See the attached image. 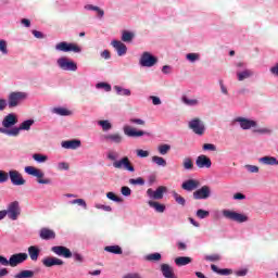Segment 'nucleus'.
I'll return each instance as SVG.
<instances>
[{"mask_svg":"<svg viewBox=\"0 0 278 278\" xmlns=\"http://www.w3.org/2000/svg\"><path fill=\"white\" fill-rule=\"evenodd\" d=\"M29 255L27 253H16L12 254L10 258L0 255V264L1 266H11V268H16V266H21V264L27 262Z\"/></svg>","mask_w":278,"mask_h":278,"instance_id":"1","label":"nucleus"},{"mask_svg":"<svg viewBox=\"0 0 278 278\" xmlns=\"http://www.w3.org/2000/svg\"><path fill=\"white\" fill-rule=\"evenodd\" d=\"M16 123H18V117L14 113H9L2 119V127H0V134L4 136H9V138H14V135H11V131L16 127Z\"/></svg>","mask_w":278,"mask_h":278,"instance_id":"2","label":"nucleus"},{"mask_svg":"<svg viewBox=\"0 0 278 278\" xmlns=\"http://www.w3.org/2000/svg\"><path fill=\"white\" fill-rule=\"evenodd\" d=\"M29 94L25 91H12L8 94L7 105L10 110L23 105V102L27 101Z\"/></svg>","mask_w":278,"mask_h":278,"instance_id":"3","label":"nucleus"},{"mask_svg":"<svg viewBox=\"0 0 278 278\" xmlns=\"http://www.w3.org/2000/svg\"><path fill=\"white\" fill-rule=\"evenodd\" d=\"M55 51L61 53H81V46L75 42L60 41L54 46Z\"/></svg>","mask_w":278,"mask_h":278,"instance_id":"4","label":"nucleus"},{"mask_svg":"<svg viewBox=\"0 0 278 278\" xmlns=\"http://www.w3.org/2000/svg\"><path fill=\"white\" fill-rule=\"evenodd\" d=\"M56 66L61 71H67L70 73H75L77 72V62L73 61L68 56H60L56 60Z\"/></svg>","mask_w":278,"mask_h":278,"instance_id":"5","label":"nucleus"},{"mask_svg":"<svg viewBox=\"0 0 278 278\" xmlns=\"http://www.w3.org/2000/svg\"><path fill=\"white\" fill-rule=\"evenodd\" d=\"M24 172L26 173V175H30L31 177H36L37 178V184H41V185H46V186L51 184V179L45 178V172H42V169H38L34 166H26L24 168Z\"/></svg>","mask_w":278,"mask_h":278,"instance_id":"6","label":"nucleus"},{"mask_svg":"<svg viewBox=\"0 0 278 278\" xmlns=\"http://www.w3.org/2000/svg\"><path fill=\"white\" fill-rule=\"evenodd\" d=\"M222 214L226 220H232L233 223H247L249 220V216L245 214L238 213L229 208L223 210Z\"/></svg>","mask_w":278,"mask_h":278,"instance_id":"7","label":"nucleus"},{"mask_svg":"<svg viewBox=\"0 0 278 278\" xmlns=\"http://www.w3.org/2000/svg\"><path fill=\"white\" fill-rule=\"evenodd\" d=\"M139 64L144 68H151L157 64V58L151 52H143L139 59Z\"/></svg>","mask_w":278,"mask_h":278,"instance_id":"8","label":"nucleus"},{"mask_svg":"<svg viewBox=\"0 0 278 278\" xmlns=\"http://www.w3.org/2000/svg\"><path fill=\"white\" fill-rule=\"evenodd\" d=\"M4 211L10 220H18V217L21 216V205L18 204V201L11 202Z\"/></svg>","mask_w":278,"mask_h":278,"instance_id":"9","label":"nucleus"},{"mask_svg":"<svg viewBox=\"0 0 278 278\" xmlns=\"http://www.w3.org/2000/svg\"><path fill=\"white\" fill-rule=\"evenodd\" d=\"M113 166L117 169L124 168V170H128V173H136V168L131 164V161H129V157L124 156L121 160H117L113 162Z\"/></svg>","mask_w":278,"mask_h":278,"instance_id":"10","label":"nucleus"},{"mask_svg":"<svg viewBox=\"0 0 278 278\" xmlns=\"http://www.w3.org/2000/svg\"><path fill=\"white\" fill-rule=\"evenodd\" d=\"M34 123H36L34 119H26L22 122L18 127H13V130H11V135L13 136V138H16L21 136V131H29Z\"/></svg>","mask_w":278,"mask_h":278,"instance_id":"11","label":"nucleus"},{"mask_svg":"<svg viewBox=\"0 0 278 278\" xmlns=\"http://www.w3.org/2000/svg\"><path fill=\"white\" fill-rule=\"evenodd\" d=\"M237 66L238 68H242L237 71L238 81H244V79H251V77H253V71L247 68V65L244 63H238Z\"/></svg>","mask_w":278,"mask_h":278,"instance_id":"12","label":"nucleus"},{"mask_svg":"<svg viewBox=\"0 0 278 278\" xmlns=\"http://www.w3.org/2000/svg\"><path fill=\"white\" fill-rule=\"evenodd\" d=\"M233 123H237L243 130L255 129L257 127V122L242 116L236 117Z\"/></svg>","mask_w":278,"mask_h":278,"instance_id":"13","label":"nucleus"},{"mask_svg":"<svg viewBox=\"0 0 278 278\" xmlns=\"http://www.w3.org/2000/svg\"><path fill=\"white\" fill-rule=\"evenodd\" d=\"M9 179L13 186H25L26 180L23 178V174L16 169H11L8 173Z\"/></svg>","mask_w":278,"mask_h":278,"instance_id":"14","label":"nucleus"},{"mask_svg":"<svg viewBox=\"0 0 278 278\" xmlns=\"http://www.w3.org/2000/svg\"><path fill=\"white\" fill-rule=\"evenodd\" d=\"M189 129H192L197 136H203L205 134V124L201 119L194 118L189 122Z\"/></svg>","mask_w":278,"mask_h":278,"instance_id":"15","label":"nucleus"},{"mask_svg":"<svg viewBox=\"0 0 278 278\" xmlns=\"http://www.w3.org/2000/svg\"><path fill=\"white\" fill-rule=\"evenodd\" d=\"M211 195L212 189L208 186H202L200 189L193 192V199H195V201L210 199Z\"/></svg>","mask_w":278,"mask_h":278,"instance_id":"16","label":"nucleus"},{"mask_svg":"<svg viewBox=\"0 0 278 278\" xmlns=\"http://www.w3.org/2000/svg\"><path fill=\"white\" fill-rule=\"evenodd\" d=\"M51 251L55 255H59V257H65V260H71V257H73V252H71V249L64 245H54L51 248Z\"/></svg>","mask_w":278,"mask_h":278,"instance_id":"17","label":"nucleus"},{"mask_svg":"<svg viewBox=\"0 0 278 278\" xmlns=\"http://www.w3.org/2000/svg\"><path fill=\"white\" fill-rule=\"evenodd\" d=\"M164 192H166V187L164 186L159 187L156 190L150 188L147 190V197L153 201H160L164 199Z\"/></svg>","mask_w":278,"mask_h":278,"instance_id":"18","label":"nucleus"},{"mask_svg":"<svg viewBox=\"0 0 278 278\" xmlns=\"http://www.w3.org/2000/svg\"><path fill=\"white\" fill-rule=\"evenodd\" d=\"M123 131L128 138H140L142 136H149V132L143 130H136L128 125L123 127Z\"/></svg>","mask_w":278,"mask_h":278,"instance_id":"19","label":"nucleus"},{"mask_svg":"<svg viewBox=\"0 0 278 278\" xmlns=\"http://www.w3.org/2000/svg\"><path fill=\"white\" fill-rule=\"evenodd\" d=\"M103 140H105V142H110L111 144H123V140H125V138L123 135H121V132H113L104 135Z\"/></svg>","mask_w":278,"mask_h":278,"instance_id":"20","label":"nucleus"},{"mask_svg":"<svg viewBox=\"0 0 278 278\" xmlns=\"http://www.w3.org/2000/svg\"><path fill=\"white\" fill-rule=\"evenodd\" d=\"M41 262L46 268H51L53 266H64V261L55 256H47Z\"/></svg>","mask_w":278,"mask_h":278,"instance_id":"21","label":"nucleus"},{"mask_svg":"<svg viewBox=\"0 0 278 278\" xmlns=\"http://www.w3.org/2000/svg\"><path fill=\"white\" fill-rule=\"evenodd\" d=\"M195 166L199 168H212V160L205 154H201L195 159Z\"/></svg>","mask_w":278,"mask_h":278,"instance_id":"22","label":"nucleus"},{"mask_svg":"<svg viewBox=\"0 0 278 278\" xmlns=\"http://www.w3.org/2000/svg\"><path fill=\"white\" fill-rule=\"evenodd\" d=\"M201 186V182L197 179H188L185 180L181 185L182 190H186L187 192H192L193 190H197Z\"/></svg>","mask_w":278,"mask_h":278,"instance_id":"23","label":"nucleus"},{"mask_svg":"<svg viewBox=\"0 0 278 278\" xmlns=\"http://www.w3.org/2000/svg\"><path fill=\"white\" fill-rule=\"evenodd\" d=\"M112 47L117 51V55L119 58H123V55L127 54V46L123 43V41L119 40H113L111 42Z\"/></svg>","mask_w":278,"mask_h":278,"instance_id":"24","label":"nucleus"},{"mask_svg":"<svg viewBox=\"0 0 278 278\" xmlns=\"http://www.w3.org/2000/svg\"><path fill=\"white\" fill-rule=\"evenodd\" d=\"M61 147L63 149H71L72 151H75L81 147V141L79 139L65 140L62 141Z\"/></svg>","mask_w":278,"mask_h":278,"instance_id":"25","label":"nucleus"},{"mask_svg":"<svg viewBox=\"0 0 278 278\" xmlns=\"http://www.w3.org/2000/svg\"><path fill=\"white\" fill-rule=\"evenodd\" d=\"M258 164L263 166H278V160L275 156H262L258 159Z\"/></svg>","mask_w":278,"mask_h":278,"instance_id":"26","label":"nucleus"},{"mask_svg":"<svg viewBox=\"0 0 278 278\" xmlns=\"http://www.w3.org/2000/svg\"><path fill=\"white\" fill-rule=\"evenodd\" d=\"M39 238H41V240H55V231L49 228H41Z\"/></svg>","mask_w":278,"mask_h":278,"instance_id":"27","label":"nucleus"},{"mask_svg":"<svg viewBox=\"0 0 278 278\" xmlns=\"http://www.w3.org/2000/svg\"><path fill=\"white\" fill-rule=\"evenodd\" d=\"M51 113L56 114V116H73V111L64 106L52 108Z\"/></svg>","mask_w":278,"mask_h":278,"instance_id":"28","label":"nucleus"},{"mask_svg":"<svg viewBox=\"0 0 278 278\" xmlns=\"http://www.w3.org/2000/svg\"><path fill=\"white\" fill-rule=\"evenodd\" d=\"M148 205L150 207H152L159 214H164V212H166V205H164L157 201L150 200V201H148Z\"/></svg>","mask_w":278,"mask_h":278,"instance_id":"29","label":"nucleus"},{"mask_svg":"<svg viewBox=\"0 0 278 278\" xmlns=\"http://www.w3.org/2000/svg\"><path fill=\"white\" fill-rule=\"evenodd\" d=\"M28 255L31 262H38V257H40V248L37 245H30L28 248Z\"/></svg>","mask_w":278,"mask_h":278,"instance_id":"30","label":"nucleus"},{"mask_svg":"<svg viewBox=\"0 0 278 278\" xmlns=\"http://www.w3.org/2000/svg\"><path fill=\"white\" fill-rule=\"evenodd\" d=\"M161 273H162L163 277H165V278H175V273H174L173 268L170 267V265H168V264L161 265Z\"/></svg>","mask_w":278,"mask_h":278,"instance_id":"31","label":"nucleus"},{"mask_svg":"<svg viewBox=\"0 0 278 278\" xmlns=\"http://www.w3.org/2000/svg\"><path fill=\"white\" fill-rule=\"evenodd\" d=\"M84 10H87L88 12H97L100 18H103V16H105V11H103L101 8L93 4H86L84 7Z\"/></svg>","mask_w":278,"mask_h":278,"instance_id":"32","label":"nucleus"},{"mask_svg":"<svg viewBox=\"0 0 278 278\" xmlns=\"http://www.w3.org/2000/svg\"><path fill=\"white\" fill-rule=\"evenodd\" d=\"M181 101L185 105H188L189 108H197V105H199V99L195 98H189L187 96H184L181 98Z\"/></svg>","mask_w":278,"mask_h":278,"instance_id":"33","label":"nucleus"},{"mask_svg":"<svg viewBox=\"0 0 278 278\" xmlns=\"http://www.w3.org/2000/svg\"><path fill=\"white\" fill-rule=\"evenodd\" d=\"M192 263V258L190 256H180L175 258L176 266H188V264Z\"/></svg>","mask_w":278,"mask_h":278,"instance_id":"34","label":"nucleus"},{"mask_svg":"<svg viewBox=\"0 0 278 278\" xmlns=\"http://www.w3.org/2000/svg\"><path fill=\"white\" fill-rule=\"evenodd\" d=\"M152 164H155L156 166H161V168H166L167 163L162 156L154 155L151 157Z\"/></svg>","mask_w":278,"mask_h":278,"instance_id":"35","label":"nucleus"},{"mask_svg":"<svg viewBox=\"0 0 278 278\" xmlns=\"http://www.w3.org/2000/svg\"><path fill=\"white\" fill-rule=\"evenodd\" d=\"M33 160L37 162V164H45L49 162V156L42 153L33 154Z\"/></svg>","mask_w":278,"mask_h":278,"instance_id":"36","label":"nucleus"},{"mask_svg":"<svg viewBox=\"0 0 278 278\" xmlns=\"http://www.w3.org/2000/svg\"><path fill=\"white\" fill-rule=\"evenodd\" d=\"M106 253H113L114 255H123V249L119 245H108L104 248Z\"/></svg>","mask_w":278,"mask_h":278,"instance_id":"37","label":"nucleus"},{"mask_svg":"<svg viewBox=\"0 0 278 278\" xmlns=\"http://www.w3.org/2000/svg\"><path fill=\"white\" fill-rule=\"evenodd\" d=\"M113 88L119 97H131V90L129 89H125L121 86H114Z\"/></svg>","mask_w":278,"mask_h":278,"instance_id":"38","label":"nucleus"},{"mask_svg":"<svg viewBox=\"0 0 278 278\" xmlns=\"http://www.w3.org/2000/svg\"><path fill=\"white\" fill-rule=\"evenodd\" d=\"M136 38V34L129 30H123L122 33V42H131Z\"/></svg>","mask_w":278,"mask_h":278,"instance_id":"39","label":"nucleus"},{"mask_svg":"<svg viewBox=\"0 0 278 278\" xmlns=\"http://www.w3.org/2000/svg\"><path fill=\"white\" fill-rule=\"evenodd\" d=\"M34 271L29 269L22 270L13 276V278H33Z\"/></svg>","mask_w":278,"mask_h":278,"instance_id":"40","label":"nucleus"},{"mask_svg":"<svg viewBox=\"0 0 278 278\" xmlns=\"http://www.w3.org/2000/svg\"><path fill=\"white\" fill-rule=\"evenodd\" d=\"M70 205H78L79 207H83V210H88V204L86 203V200L84 199H75L68 202Z\"/></svg>","mask_w":278,"mask_h":278,"instance_id":"41","label":"nucleus"},{"mask_svg":"<svg viewBox=\"0 0 278 278\" xmlns=\"http://www.w3.org/2000/svg\"><path fill=\"white\" fill-rule=\"evenodd\" d=\"M211 270H213V273H217V275H224V276H227V275H231V269H219L218 266L216 265H211Z\"/></svg>","mask_w":278,"mask_h":278,"instance_id":"42","label":"nucleus"},{"mask_svg":"<svg viewBox=\"0 0 278 278\" xmlns=\"http://www.w3.org/2000/svg\"><path fill=\"white\" fill-rule=\"evenodd\" d=\"M182 166H184L185 170H192L194 168V163L192 162V159L185 157L182 160Z\"/></svg>","mask_w":278,"mask_h":278,"instance_id":"43","label":"nucleus"},{"mask_svg":"<svg viewBox=\"0 0 278 278\" xmlns=\"http://www.w3.org/2000/svg\"><path fill=\"white\" fill-rule=\"evenodd\" d=\"M186 60L190 62L191 64H194V62H199L201 60V54L199 53H188L186 54Z\"/></svg>","mask_w":278,"mask_h":278,"instance_id":"44","label":"nucleus"},{"mask_svg":"<svg viewBox=\"0 0 278 278\" xmlns=\"http://www.w3.org/2000/svg\"><path fill=\"white\" fill-rule=\"evenodd\" d=\"M96 88L98 90H104L105 92H112V85L108 83H98Z\"/></svg>","mask_w":278,"mask_h":278,"instance_id":"45","label":"nucleus"},{"mask_svg":"<svg viewBox=\"0 0 278 278\" xmlns=\"http://www.w3.org/2000/svg\"><path fill=\"white\" fill-rule=\"evenodd\" d=\"M98 125L102 127L104 131H110V129H112V123L108 119L98 121Z\"/></svg>","mask_w":278,"mask_h":278,"instance_id":"46","label":"nucleus"},{"mask_svg":"<svg viewBox=\"0 0 278 278\" xmlns=\"http://www.w3.org/2000/svg\"><path fill=\"white\" fill-rule=\"evenodd\" d=\"M147 262H160V260H162V254L155 252L152 254H148L146 256Z\"/></svg>","mask_w":278,"mask_h":278,"instance_id":"47","label":"nucleus"},{"mask_svg":"<svg viewBox=\"0 0 278 278\" xmlns=\"http://www.w3.org/2000/svg\"><path fill=\"white\" fill-rule=\"evenodd\" d=\"M157 151L160 153V155H167L168 151H170V144H161L157 147Z\"/></svg>","mask_w":278,"mask_h":278,"instance_id":"48","label":"nucleus"},{"mask_svg":"<svg viewBox=\"0 0 278 278\" xmlns=\"http://www.w3.org/2000/svg\"><path fill=\"white\" fill-rule=\"evenodd\" d=\"M173 198L175 199L176 203H178V205H186V199L184 197H181L179 193H177L176 191L172 192Z\"/></svg>","mask_w":278,"mask_h":278,"instance_id":"49","label":"nucleus"},{"mask_svg":"<svg viewBox=\"0 0 278 278\" xmlns=\"http://www.w3.org/2000/svg\"><path fill=\"white\" fill-rule=\"evenodd\" d=\"M106 198H109L110 201H114V203H123V198L116 195L114 192H108Z\"/></svg>","mask_w":278,"mask_h":278,"instance_id":"50","label":"nucleus"},{"mask_svg":"<svg viewBox=\"0 0 278 278\" xmlns=\"http://www.w3.org/2000/svg\"><path fill=\"white\" fill-rule=\"evenodd\" d=\"M128 182L130 184V186H144V178H130Z\"/></svg>","mask_w":278,"mask_h":278,"instance_id":"51","label":"nucleus"},{"mask_svg":"<svg viewBox=\"0 0 278 278\" xmlns=\"http://www.w3.org/2000/svg\"><path fill=\"white\" fill-rule=\"evenodd\" d=\"M254 134H260L261 136H268L270 134H273V130H270V128H255L254 129Z\"/></svg>","mask_w":278,"mask_h":278,"instance_id":"52","label":"nucleus"},{"mask_svg":"<svg viewBox=\"0 0 278 278\" xmlns=\"http://www.w3.org/2000/svg\"><path fill=\"white\" fill-rule=\"evenodd\" d=\"M204 260L206 262H220L222 256H220V254H210V255L204 256Z\"/></svg>","mask_w":278,"mask_h":278,"instance_id":"53","label":"nucleus"},{"mask_svg":"<svg viewBox=\"0 0 278 278\" xmlns=\"http://www.w3.org/2000/svg\"><path fill=\"white\" fill-rule=\"evenodd\" d=\"M0 52L2 55H8V41L0 39Z\"/></svg>","mask_w":278,"mask_h":278,"instance_id":"54","label":"nucleus"},{"mask_svg":"<svg viewBox=\"0 0 278 278\" xmlns=\"http://www.w3.org/2000/svg\"><path fill=\"white\" fill-rule=\"evenodd\" d=\"M108 160H111V162H118V152L116 151H109L106 154Z\"/></svg>","mask_w":278,"mask_h":278,"instance_id":"55","label":"nucleus"},{"mask_svg":"<svg viewBox=\"0 0 278 278\" xmlns=\"http://www.w3.org/2000/svg\"><path fill=\"white\" fill-rule=\"evenodd\" d=\"M195 216H198V218H201V219L207 218V216H210V211H205L203 208H200V210L197 211Z\"/></svg>","mask_w":278,"mask_h":278,"instance_id":"56","label":"nucleus"},{"mask_svg":"<svg viewBox=\"0 0 278 278\" xmlns=\"http://www.w3.org/2000/svg\"><path fill=\"white\" fill-rule=\"evenodd\" d=\"M129 123H131V125H140L141 127H144L147 125V122H144V119L136 117L130 118Z\"/></svg>","mask_w":278,"mask_h":278,"instance_id":"57","label":"nucleus"},{"mask_svg":"<svg viewBox=\"0 0 278 278\" xmlns=\"http://www.w3.org/2000/svg\"><path fill=\"white\" fill-rule=\"evenodd\" d=\"M136 155H137V157H149V155H151V153L147 150L138 149V150H136Z\"/></svg>","mask_w":278,"mask_h":278,"instance_id":"58","label":"nucleus"},{"mask_svg":"<svg viewBox=\"0 0 278 278\" xmlns=\"http://www.w3.org/2000/svg\"><path fill=\"white\" fill-rule=\"evenodd\" d=\"M244 168L248 173H260V167L257 165H245Z\"/></svg>","mask_w":278,"mask_h":278,"instance_id":"59","label":"nucleus"},{"mask_svg":"<svg viewBox=\"0 0 278 278\" xmlns=\"http://www.w3.org/2000/svg\"><path fill=\"white\" fill-rule=\"evenodd\" d=\"M94 208H96V210H103L104 212H112V206H110V205H103V204H99V203H97V204L94 205Z\"/></svg>","mask_w":278,"mask_h":278,"instance_id":"60","label":"nucleus"},{"mask_svg":"<svg viewBox=\"0 0 278 278\" xmlns=\"http://www.w3.org/2000/svg\"><path fill=\"white\" fill-rule=\"evenodd\" d=\"M70 168H71V165L66 162L58 163V170H68Z\"/></svg>","mask_w":278,"mask_h":278,"instance_id":"61","label":"nucleus"},{"mask_svg":"<svg viewBox=\"0 0 278 278\" xmlns=\"http://www.w3.org/2000/svg\"><path fill=\"white\" fill-rule=\"evenodd\" d=\"M9 175L5 170L0 169V184H5L8 182Z\"/></svg>","mask_w":278,"mask_h":278,"instance_id":"62","label":"nucleus"},{"mask_svg":"<svg viewBox=\"0 0 278 278\" xmlns=\"http://www.w3.org/2000/svg\"><path fill=\"white\" fill-rule=\"evenodd\" d=\"M72 257L74 258L75 262H79V264L84 263V255L77 252L72 253Z\"/></svg>","mask_w":278,"mask_h":278,"instance_id":"63","label":"nucleus"},{"mask_svg":"<svg viewBox=\"0 0 278 278\" xmlns=\"http://www.w3.org/2000/svg\"><path fill=\"white\" fill-rule=\"evenodd\" d=\"M203 151H216L214 143H204L202 147Z\"/></svg>","mask_w":278,"mask_h":278,"instance_id":"64","label":"nucleus"}]
</instances>
